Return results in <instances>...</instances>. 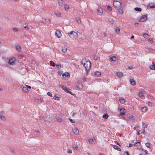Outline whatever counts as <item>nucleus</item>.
Here are the masks:
<instances>
[{
  "label": "nucleus",
  "instance_id": "f257e3e1",
  "mask_svg": "<svg viewBox=\"0 0 155 155\" xmlns=\"http://www.w3.org/2000/svg\"><path fill=\"white\" fill-rule=\"evenodd\" d=\"M81 63L83 64L87 71L86 72H87V71L91 68V62L86 59H83L81 61Z\"/></svg>",
  "mask_w": 155,
  "mask_h": 155
},
{
  "label": "nucleus",
  "instance_id": "f03ea898",
  "mask_svg": "<svg viewBox=\"0 0 155 155\" xmlns=\"http://www.w3.org/2000/svg\"><path fill=\"white\" fill-rule=\"evenodd\" d=\"M68 34L70 38L72 40H76L78 38V34L76 32L72 31L69 33Z\"/></svg>",
  "mask_w": 155,
  "mask_h": 155
},
{
  "label": "nucleus",
  "instance_id": "7ed1b4c3",
  "mask_svg": "<svg viewBox=\"0 0 155 155\" xmlns=\"http://www.w3.org/2000/svg\"><path fill=\"white\" fill-rule=\"evenodd\" d=\"M113 6L116 9H118L121 7V3L118 1H114L113 2Z\"/></svg>",
  "mask_w": 155,
  "mask_h": 155
},
{
  "label": "nucleus",
  "instance_id": "20e7f679",
  "mask_svg": "<svg viewBox=\"0 0 155 155\" xmlns=\"http://www.w3.org/2000/svg\"><path fill=\"white\" fill-rule=\"evenodd\" d=\"M61 88H62L63 90H64L66 92H67V93H69L71 94L72 95H73L71 91V90L70 89H68L66 87H64V86H62L61 87Z\"/></svg>",
  "mask_w": 155,
  "mask_h": 155
},
{
  "label": "nucleus",
  "instance_id": "39448f33",
  "mask_svg": "<svg viewBox=\"0 0 155 155\" xmlns=\"http://www.w3.org/2000/svg\"><path fill=\"white\" fill-rule=\"evenodd\" d=\"M147 19V16L145 15H142L141 17L139 19V21L142 22L146 21Z\"/></svg>",
  "mask_w": 155,
  "mask_h": 155
},
{
  "label": "nucleus",
  "instance_id": "423d86ee",
  "mask_svg": "<svg viewBox=\"0 0 155 155\" xmlns=\"http://www.w3.org/2000/svg\"><path fill=\"white\" fill-rule=\"evenodd\" d=\"M146 91H140L138 95L139 97L143 99L144 97V95Z\"/></svg>",
  "mask_w": 155,
  "mask_h": 155
},
{
  "label": "nucleus",
  "instance_id": "0eeeda50",
  "mask_svg": "<svg viewBox=\"0 0 155 155\" xmlns=\"http://www.w3.org/2000/svg\"><path fill=\"white\" fill-rule=\"evenodd\" d=\"M62 76L63 78L64 79H67V78H69L70 77L69 74L67 72L64 73Z\"/></svg>",
  "mask_w": 155,
  "mask_h": 155
},
{
  "label": "nucleus",
  "instance_id": "6e6552de",
  "mask_svg": "<svg viewBox=\"0 0 155 155\" xmlns=\"http://www.w3.org/2000/svg\"><path fill=\"white\" fill-rule=\"evenodd\" d=\"M132 118H133V117L132 115L130 114H128L127 115L126 117L125 118L126 120L129 121Z\"/></svg>",
  "mask_w": 155,
  "mask_h": 155
},
{
  "label": "nucleus",
  "instance_id": "1a4fd4ad",
  "mask_svg": "<svg viewBox=\"0 0 155 155\" xmlns=\"http://www.w3.org/2000/svg\"><path fill=\"white\" fill-rule=\"evenodd\" d=\"M15 60V58H11L9 60L8 64L10 65H13Z\"/></svg>",
  "mask_w": 155,
  "mask_h": 155
},
{
  "label": "nucleus",
  "instance_id": "9d476101",
  "mask_svg": "<svg viewBox=\"0 0 155 155\" xmlns=\"http://www.w3.org/2000/svg\"><path fill=\"white\" fill-rule=\"evenodd\" d=\"M55 35L58 38H60L61 36V34L60 31H57L55 32Z\"/></svg>",
  "mask_w": 155,
  "mask_h": 155
},
{
  "label": "nucleus",
  "instance_id": "9b49d317",
  "mask_svg": "<svg viewBox=\"0 0 155 155\" xmlns=\"http://www.w3.org/2000/svg\"><path fill=\"white\" fill-rule=\"evenodd\" d=\"M130 84L132 85H136V82L133 78H130Z\"/></svg>",
  "mask_w": 155,
  "mask_h": 155
},
{
  "label": "nucleus",
  "instance_id": "f8f14e48",
  "mask_svg": "<svg viewBox=\"0 0 155 155\" xmlns=\"http://www.w3.org/2000/svg\"><path fill=\"white\" fill-rule=\"evenodd\" d=\"M77 87L80 89H81L83 87V85L82 84L80 83V81H78L77 84Z\"/></svg>",
  "mask_w": 155,
  "mask_h": 155
},
{
  "label": "nucleus",
  "instance_id": "ddd939ff",
  "mask_svg": "<svg viewBox=\"0 0 155 155\" xmlns=\"http://www.w3.org/2000/svg\"><path fill=\"white\" fill-rule=\"evenodd\" d=\"M97 11L98 15H102L103 12V11L101 8L98 9Z\"/></svg>",
  "mask_w": 155,
  "mask_h": 155
},
{
  "label": "nucleus",
  "instance_id": "4468645a",
  "mask_svg": "<svg viewBox=\"0 0 155 155\" xmlns=\"http://www.w3.org/2000/svg\"><path fill=\"white\" fill-rule=\"evenodd\" d=\"M140 144L139 142L136 143L134 145V147L137 149H138L140 147Z\"/></svg>",
  "mask_w": 155,
  "mask_h": 155
},
{
  "label": "nucleus",
  "instance_id": "2eb2a0df",
  "mask_svg": "<svg viewBox=\"0 0 155 155\" xmlns=\"http://www.w3.org/2000/svg\"><path fill=\"white\" fill-rule=\"evenodd\" d=\"M73 132L75 134L78 135L79 134V131L78 129L77 128H75L73 130Z\"/></svg>",
  "mask_w": 155,
  "mask_h": 155
},
{
  "label": "nucleus",
  "instance_id": "dca6fc26",
  "mask_svg": "<svg viewBox=\"0 0 155 155\" xmlns=\"http://www.w3.org/2000/svg\"><path fill=\"white\" fill-rule=\"evenodd\" d=\"M55 15L57 17H61V14L60 12L59 11H56L54 12Z\"/></svg>",
  "mask_w": 155,
  "mask_h": 155
},
{
  "label": "nucleus",
  "instance_id": "f3484780",
  "mask_svg": "<svg viewBox=\"0 0 155 155\" xmlns=\"http://www.w3.org/2000/svg\"><path fill=\"white\" fill-rule=\"evenodd\" d=\"M115 18L114 17H110L109 18V21L111 24H113L114 22Z\"/></svg>",
  "mask_w": 155,
  "mask_h": 155
},
{
  "label": "nucleus",
  "instance_id": "a211bd4d",
  "mask_svg": "<svg viewBox=\"0 0 155 155\" xmlns=\"http://www.w3.org/2000/svg\"><path fill=\"white\" fill-rule=\"evenodd\" d=\"M21 88L23 91L24 92H27L28 91V90L26 85L25 86L22 87H21Z\"/></svg>",
  "mask_w": 155,
  "mask_h": 155
},
{
  "label": "nucleus",
  "instance_id": "6ab92c4d",
  "mask_svg": "<svg viewBox=\"0 0 155 155\" xmlns=\"http://www.w3.org/2000/svg\"><path fill=\"white\" fill-rule=\"evenodd\" d=\"M58 2L59 5L61 6H62L64 3V2L62 0H58Z\"/></svg>",
  "mask_w": 155,
  "mask_h": 155
},
{
  "label": "nucleus",
  "instance_id": "aec40b11",
  "mask_svg": "<svg viewBox=\"0 0 155 155\" xmlns=\"http://www.w3.org/2000/svg\"><path fill=\"white\" fill-rule=\"evenodd\" d=\"M116 74L119 78H120L123 76V74L121 72H117Z\"/></svg>",
  "mask_w": 155,
  "mask_h": 155
},
{
  "label": "nucleus",
  "instance_id": "412c9836",
  "mask_svg": "<svg viewBox=\"0 0 155 155\" xmlns=\"http://www.w3.org/2000/svg\"><path fill=\"white\" fill-rule=\"evenodd\" d=\"M125 110V109L124 108H122L120 109V115L123 116L125 114L124 111Z\"/></svg>",
  "mask_w": 155,
  "mask_h": 155
},
{
  "label": "nucleus",
  "instance_id": "4be33fe9",
  "mask_svg": "<svg viewBox=\"0 0 155 155\" xmlns=\"http://www.w3.org/2000/svg\"><path fill=\"white\" fill-rule=\"evenodd\" d=\"M152 65L150 66L149 67L150 69L152 70H155V65L154 63L152 62Z\"/></svg>",
  "mask_w": 155,
  "mask_h": 155
},
{
  "label": "nucleus",
  "instance_id": "5701e85b",
  "mask_svg": "<svg viewBox=\"0 0 155 155\" xmlns=\"http://www.w3.org/2000/svg\"><path fill=\"white\" fill-rule=\"evenodd\" d=\"M154 8H155V6L154 5H151L150 4H149L147 6V8L148 9Z\"/></svg>",
  "mask_w": 155,
  "mask_h": 155
},
{
  "label": "nucleus",
  "instance_id": "b1692460",
  "mask_svg": "<svg viewBox=\"0 0 155 155\" xmlns=\"http://www.w3.org/2000/svg\"><path fill=\"white\" fill-rule=\"evenodd\" d=\"M116 58L114 56H113L110 58V60L111 61H115L116 60Z\"/></svg>",
  "mask_w": 155,
  "mask_h": 155
},
{
  "label": "nucleus",
  "instance_id": "393cba45",
  "mask_svg": "<svg viewBox=\"0 0 155 155\" xmlns=\"http://www.w3.org/2000/svg\"><path fill=\"white\" fill-rule=\"evenodd\" d=\"M16 49L18 52H20L21 50V48L19 46H16Z\"/></svg>",
  "mask_w": 155,
  "mask_h": 155
},
{
  "label": "nucleus",
  "instance_id": "a878e982",
  "mask_svg": "<svg viewBox=\"0 0 155 155\" xmlns=\"http://www.w3.org/2000/svg\"><path fill=\"white\" fill-rule=\"evenodd\" d=\"M121 8V7L119 9H117L118 10V12L120 14L122 15L123 13V9Z\"/></svg>",
  "mask_w": 155,
  "mask_h": 155
},
{
  "label": "nucleus",
  "instance_id": "bb28decb",
  "mask_svg": "<svg viewBox=\"0 0 155 155\" xmlns=\"http://www.w3.org/2000/svg\"><path fill=\"white\" fill-rule=\"evenodd\" d=\"M101 74V73L99 71H96L95 72V75L96 76H99Z\"/></svg>",
  "mask_w": 155,
  "mask_h": 155
},
{
  "label": "nucleus",
  "instance_id": "cd10ccee",
  "mask_svg": "<svg viewBox=\"0 0 155 155\" xmlns=\"http://www.w3.org/2000/svg\"><path fill=\"white\" fill-rule=\"evenodd\" d=\"M62 51L64 52L65 53L67 51V48L65 47H63L62 48Z\"/></svg>",
  "mask_w": 155,
  "mask_h": 155
},
{
  "label": "nucleus",
  "instance_id": "c85d7f7f",
  "mask_svg": "<svg viewBox=\"0 0 155 155\" xmlns=\"http://www.w3.org/2000/svg\"><path fill=\"white\" fill-rule=\"evenodd\" d=\"M114 148L116 150H117L119 151H120L121 149L120 147H119L118 146L116 145L114 146Z\"/></svg>",
  "mask_w": 155,
  "mask_h": 155
},
{
  "label": "nucleus",
  "instance_id": "c756f323",
  "mask_svg": "<svg viewBox=\"0 0 155 155\" xmlns=\"http://www.w3.org/2000/svg\"><path fill=\"white\" fill-rule=\"evenodd\" d=\"M147 110L146 107H143L141 109V110L142 112H145Z\"/></svg>",
  "mask_w": 155,
  "mask_h": 155
},
{
  "label": "nucleus",
  "instance_id": "7c9ffc66",
  "mask_svg": "<svg viewBox=\"0 0 155 155\" xmlns=\"http://www.w3.org/2000/svg\"><path fill=\"white\" fill-rule=\"evenodd\" d=\"M120 103L122 104H124L125 102V101L124 99L122 98H120Z\"/></svg>",
  "mask_w": 155,
  "mask_h": 155
},
{
  "label": "nucleus",
  "instance_id": "2f4dec72",
  "mask_svg": "<svg viewBox=\"0 0 155 155\" xmlns=\"http://www.w3.org/2000/svg\"><path fill=\"white\" fill-rule=\"evenodd\" d=\"M50 64L53 66H55L56 65V64L53 61H51L50 62Z\"/></svg>",
  "mask_w": 155,
  "mask_h": 155
},
{
  "label": "nucleus",
  "instance_id": "473e14b6",
  "mask_svg": "<svg viewBox=\"0 0 155 155\" xmlns=\"http://www.w3.org/2000/svg\"><path fill=\"white\" fill-rule=\"evenodd\" d=\"M135 11L137 12H141V9L140 8H134Z\"/></svg>",
  "mask_w": 155,
  "mask_h": 155
},
{
  "label": "nucleus",
  "instance_id": "72a5a7b5",
  "mask_svg": "<svg viewBox=\"0 0 155 155\" xmlns=\"http://www.w3.org/2000/svg\"><path fill=\"white\" fill-rule=\"evenodd\" d=\"M61 65L60 64H58L56 65V67L58 69H59L61 68Z\"/></svg>",
  "mask_w": 155,
  "mask_h": 155
},
{
  "label": "nucleus",
  "instance_id": "f704fd0d",
  "mask_svg": "<svg viewBox=\"0 0 155 155\" xmlns=\"http://www.w3.org/2000/svg\"><path fill=\"white\" fill-rule=\"evenodd\" d=\"M64 8L65 10H68L69 8V6L67 5H64Z\"/></svg>",
  "mask_w": 155,
  "mask_h": 155
},
{
  "label": "nucleus",
  "instance_id": "c9c22d12",
  "mask_svg": "<svg viewBox=\"0 0 155 155\" xmlns=\"http://www.w3.org/2000/svg\"><path fill=\"white\" fill-rule=\"evenodd\" d=\"M0 118L2 120H5V117L3 116L2 114H0Z\"/></svg>",
  "mask_w": 155,
  "mask_h": 155
},
{
  "label": "nucleus",
  "instance_id": "e433bc0d",
  "mask_svg": "<svg viewBox=\"0 0 155 155\" xmlns=\"http://www.w3.org/2000/svg\"><path fill=\"white\" fill-rule=\"evenodd\" d=\"M104 118L107 119L108 117V115L107 114H105L103 116Z\"/></svg>",
  "mask_w": 155,
  "mask_h": 155
},
{
  "label": "nucleus",
  "instance_id": "4c0bfd02",
  "mask_svg": "<svg viewBox=\"0 0 155 155\" xmlns=\"http://www.w3.org/2000/svg\"><path fill=\"white\" fill-rule=\"evenodd\" d=\"M76 19L78 23H80L81 22V21L80 19L78 18H76Z\"/></svg>",
  "mask_w": 155,
  "mask_h": 155
},
{
  "label": "nucleus",
  "instance_id": "58836bf2",
  "mask_svg": "<svg viewBox=\"0 0 155 155\" xmlns=\"http://www.w3.org/2000/svg\"><path fill=\"white\" fill-rule=\"evenodd\" d=\"M115 31L116 33L118 34L120 31V29L118 28H117L115 30Z\"/></svg>",
  "mask_w": 155,
  "mask_h": 155
},
{
  "label": "nucleus",
  "instance_id": "ea45409f",
  "mask_svg": "<svg viewBox=\"0 0 155 155\" xmlns=\"http://www.w3.org/2000/svg\"><path fill=\"white\" fill-rule=\"evenodd\" d=\"M67 153H72V150L70 149H68L67 150Z\"/></svg>",
  "mask_w": 155,
  "mask_h": 155
},
{
  "label": "nucleus",
  "instance_id": "a19ab883",
  "mask_svg": "<svg viewBox=\"0 0 155 155\" xmlns=\"http://www.w3.org/2000/svg\"><path fill=\"white\" fill-rule=\"evenodd\" d=\"M56 120L59 122H60L61 121V119L60 117H57Z\"/></svg>",
  "mask_w": 155,
  "mask_h": 155
},
{
  "label": "nucleus",
  "instance_id": "79ce46f5",
  "mask_svg": "<svg viewBox=\"0 0 155 155\" xmlns=\"http://www.w3.org/2000/svg\"><path fill=\"white\" fill-rule=\"evenodd\" d=\"M11 151L15 155H16V153L15 152V150L13 149H11Z\"/></svg>",
  "mask_w": 155,
  "mask_h": 155
},
{
  "label": "nucleus",
  "instance_id": "37998d69",
  "mask_svg": "<svg viewBox=\"0 0 155 155\" xmlns=\"http://www.w3.org/2000/svg\"><path fill=\"white\" fill-rule=\"evenodd\" d=\"M54 98L55 100H59L58 97H57L56 95H54Z\"/></svg>",
  "mask_w": 155,
  "mask_h": 155
},
{
  "label": "nucleus",
  "instance_id": "c03bdc74",
  "mask_svg": "<svg viewBox=\"0 0 155 155\" xmlns=\"http://www.w3.org/2000/svg\"><path fill=\"white\" fill-rule=\"evenodd\" d=\"M25 26H23V27L25 28H26V29H28V25L27 24H25Z\"/></svg>",
  "mask_w": 155,
  "mask_h": 155
},
{
  "label": "nucleus",
  "instance_id": "a18cd8bd",
  "mask_svg": "<svg viewBox=\"0 0 155 155\" xmlns=\"http://www.w3.org/2000/svg\"><path fill=\"white\" fill-rule=\"evenodd\" d=\"M143 36L145 38H147L148 36V35L147 34H144Z\"/></svg>",
  "mask_w": 155,
  "mask_h": 155
},
{
  "label": "nucleus",
  "instance_id": "49530a36",
  "mask_svg": "<svg viewBox=\"0 0 155 155\" xmlns=\"http://www.w3.org/2000/svg\"><path fill=\"white\" fill-rule=\"evenodd\" d=\"M73 146L75 150H77L78 149V147L77 146H74V145H73Z\"/></svg>",
  "mask_w": 155,
  "mask_h": 155
},
{
  "label": "nucleus",
  "instance_id": "de8ad7c7",
  "mask_svg": "<svg viewBox=\"0 0 155 155\" xmlns=\"http://www.w3.org/2000/svg\"><path fill=\"white\" fill-rule=\"evenodd\" d=\"M146 146L147 147H149L150 146V143H147L146 144Z\"/></svg>",
  "mask_w": 155,
  "mask_h": 155
},
{
  "label": "nucleus",
  "instance_id": "09e8293b",
  "mask_svg": "<svg viewBox=\"0 0 155 155\" xmlns=\"http://www.w3.org/2000/svg\"><path fill=\"white\" fill-rule=\"evenodd\" d=\"M107 9L109 11H110L112 10V8L110 6H108L107 7Z\"/></svg>",
  "mask_w": 155,
  "mask_h": 155
},
{
  "label": "nucleus",
  "instance_id": "8fccbe9b",
  "mask_svg": "<svg viewBox=\"0 0 155 155\" xmlns=\"http://www.w3.org/2000/svg\"><path fill=\"white\" fill-rule=\"evenodd\" d=\"M88 140L90 143H92L93 141V140L92 139H89Z\"/></svg>",
  "mask_w": 155,
  "mask_h": 155
},
{
  "label": "nucleus",
  "instance_id": "3c124183",
  "mask_svg": "<svg viewBox=\"0 0 155 155\" xmlns=\"http://www.w3.org/2000/svg\"><path fill=\"white\" fill-rule=\"evenodd\" d=\"M69 120L72 123H74L75 122V121L73 119H71L70 118Z\"/></svg>",
  "mask_w": 155,
  "mask_h": 155
},
{
  "label": "nucleus",
  "instance_id": "603ef678",
  "mask_svg": "<svg viewBox=\"0 0 155 155\" xmlns=\"http://www.w3.org/2000/svg\"><path fill=\"white\" fill-rule=\"evenodd\" d=\"M93 58L94 60H97L98 59V57L96 56H94Z\"/></svg>",
  "mask_w": 155,
  "mask_h": 155
},
{
  "label": "nucleus",
  "instance_id": "864d4df0",
  "mask_svg": "<svg viewBox=\"0 0 155 155\" xmlns=\"http://www.w3.org/2000/svg\"><path fill=\"white\" fill-rule=\"evenodd\" d=\"M47 94L51 97H52V94L50 92H48L47 93Z\"/></svg>",
  "mask_w": 155,
  "mask_h": 155
},
{
  "label": "nucleus",
  "instance_id": "5fc2aeb1",
  "mask_svg": "<svg viewBox=\"0 0 155 155\" xmlns=\"http://www.w3.org/2000/svg\"><path fill=\"white\" fill-rule=\"evenodd\" d=\"M13 31L15 32H17L18 31V29L16 28H14L13 29Z\"/></svg>",
  "mask_w": 155,
  "mask_h": 155
},
{
  "label": "nucleus",
  "instance_id": "6e6d98bb",
  "mask_svg": "<svg viewBox=\"0 0 155 155\" xmlns=\"http://www.w3.org/2000/svg\"><path fill=\"white\" fill-rule=\"evenodd\" d=\"M148 41L149 42H152L151 43L152 44V42H153V39H152L150 38L148 40Z\"/></svg>",
  "mask_w": 155,
  "mask_h": 155
},
{
  "label": "nucleus",
  "instance_id": "4d7b16f0",
  "mask_svg": "<svg viewBox=\"0 0 155 155\" xmlns=\"http://www.w3.org/2000/svg\"><path fill=\"white\" fill-rule=\"evenodd\" d=\"M114 142L116 144L118 145L119 146H120L119 143L117 141H114Z\"/></svg>",
  "mask_w": 155,
  "mask_h": 155
},
{
  "label": "nucleus",
  "instance_id": "13d9d810",
  "mask_svg": "<svg viewBox=\"0 0 155 155\" xmlns=\"http://www.w3.org/2000/svg\"><path fill=\"white\" fill-rule=\"evenodd\" d=\"M45 21L46 22H48L49 21L51 22L50 20L49 19H46Z\"/></svg>",
  "mask_w": 155,
  "mask_h": 155
},
{
  "label": "nucleus",
  "instance_id": "bf43d9fd",
  "mask_svg": "<svg viewBox=\"0 0 155 155\" xmlns=\"http://www.w3.org/2000/svg\"><path fill=\"white\" fill-rule=\"evenodd\" d=\"M148 105L150 106H152V103H151L150 102H149L148 103Z\"/></svg>",
  "mask_w": 155,
  "mask_h": 155
},
{
  "label": "nucleus",
  "instance_id": "052dcab7",
  "mask_svg": "<svg viewBox=\"0 0 155 155\" xmlns=\"http://www.w3.org/2000/svg\"><path fill=\"white\" fill-rule=\"evenodd\" d=\"M0 113L1 114H2V115L3 114H4V111L3 110H2L0 112Z\"/></svg>",
  "mask_w": 155,
  "mask_h": 155
},
{
  "label": "nucleus",
  "instance_id": "680f3d73",
  "mask_svg": "<svg viewBox=\"0 0 155 155\" xmlns=\"http://www.w3.org/2000/svg\"><path fill=\"white\" fill-rule=\"evenodd\" d=\"M132 146H133V145L132 144L129 143V147H132Z\"/></svg>",
  "mask_w": 155,
  "mask_h": 155
},
{
  "label": "nucleus",
  "instance_id": "e2e57ef3",
  "mask_svg": "<svg viewBox=\"0 0 155 155\" xmlns=\"http://www.w3.org/2000/svg\"><path fill=\"white\" fill-rule=\"evenodd\" d=\"M26 86H27V88H28L30 89L31 88V87L30 86H28V85H26Z\"/></svg>",
  "mask_w": 155,
  "mask_h": 155
},
{
  "label": "nucleus",
  "instance_id": "0e129e2a",
  "mask_svg": "<svg viewBox=\"0 0 155 155\" xmlns=\"http://www.w3.org/2000/svg\"><path fill=\"white\" fill-rule=\"evenodd\" d=\"M140 131H137V134L138 135H139L140 134Z\"/></svg>",
  "mask_w": 155,
  "mask_h": 155
},
{
  "label": "nucleus",
  "instance_id": "69168bd1",
  "mask_svg": "<svg viewBox=\"0 0 155 155\" xmlns=\"http://www.w3.org/2000/svg\"><path fill=\"white\" fill-rule=\"evenodd\" d=\"M126 155H129V153L127 151L126 152Z\"/></svg>",
  "mask_w": 155,
  "mask_h": 155
},
{
  "label": "nucleus",
  "instance_id": "338daca9",
  "mask_svg": "<svg viewBox=\"0 0 155 155\" xmlns=\"http://www.w3.org/2000/svg\"><path fill=\"white\" fill-rule=\"evenodd\" d=\"M134 38V36L133 35H132L131 37V38Z\"/></svg>",
  "mask_w": 155,
  "mask_h": 155
},
{
  "label": "nucleus",
  "instance_id": "774afa93",
  "mask_svg": "<svg viewBox=\"0 0 155 155\" xmlns=\"http://www.w3.org/2000/svg\"><path fill=\"white\" fill-rule=\"evenodd\" d=\"M136 128L137 127H134V130H137V129H136Z\"/></svg>",
  "mask_w": 155,
  "mask_h": 155
}]
</instances>
